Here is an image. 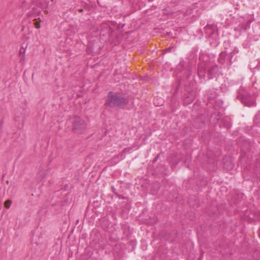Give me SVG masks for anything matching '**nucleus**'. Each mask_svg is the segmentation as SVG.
<instances>
[{"mask_svg": "<svg viewBox=\"0 0 260 260\" xmlns=\"http://www.w3.org/2000/svg\"><path fill=\"white\" fill-rule=\"evenodd\" d=\"M47 172L46 171H41L38 174V178L40 180H42L47 176Z\"/></svg>", "mask_w": 260, "mask_h": 260, "instance_id": "3", "label": "nucleus"}, {"mask_svg": "<svg viewBox=\"0 0 260 260\" xmlns=\"http://www.w3.org/2000/svg\"><path fill=\"white\" fill-rule=\"evenodd\" d=\"M126 150V149H125L124 150H123V152L125 151Z\"/></svg>", "mask_w": 260, "mask_h": 260, "instance_id": "9", "label": "nucleus"}, {"mask_svg": "<svg viewBox=\"0 0 260 260\" xmlns=\"http://www.w3.org/2000/svg\"><path fill=\"white\" fill-rule=\"evenodd\" d=\"M78 11L80 12H82L83 11V9H79Z\"/></svg>", "mask_w": 260, "mask_h": 260, "instance_id": "8", "label": "nucleus"}, {"mask_svg": "<svg viewBox=\"0 0 260 260\" xmlns=\"http://www.w3.org/2000/svg\"><path fill=\"white\" fill-rule=\"evenodd\" d=\"M243 103L247 106L248 107H251V106H254L255 105V102L254 101H247V100H244L243 99Z\"/></svg>", "mask_w": 260, "mask_h": 260, "instance_id": "4", "label": "nucleus"}, {"mask_svg": "<svg viewBox=\"0 0 260 260\" xmlns=\"http://www.w3.org/2000/svg\"><path fill=\"white\" fill-rule=\"evenodd\" d=\"M35 27L37 28H40L41 27L40 23L39 22H36L35 23Z\"/></svg>", "mask_w": 260, "mask_h": 260, "instance_id": "7", "label": "nucleus"}, {"mask_svg": "<svg viewBox=\"0 0 260 260\" xmlns=\"http://www.w3.org/2000/svg\"><path fill=\"white\" fill-rule=\"evenodd\" d=\"M12 201L11 200H7L5 202V207L6 208L9 209L10 207Z\"/></svg>", "mask_w": 260, "mask_h": 260, "instance_id": "6", "label": "nucleus"}, {"mask_svg": "<svg viewBox=\"0 0 260 260\" xmlns=\"http://www.w3.org/2000/svg\"><path fill=\"white\" fill-rule=\"evenodd\" d=\"M73 122L74 129L78 133L81 132L86 127V124L79 117H74Z\"/></svg>", "mask_w": 260, "mask_h": 260, "instance_id": "2", "label": "nucleus"}, {"mask_svg": "<svg viewBox=\"0 0 260 260\" xmlns=\"http://www.w3.org/2000/svg\"><path fill=\"white\" fill-rule=\"evenodd\" d=\"M126 104V100L121 96L120 94L110 92L106 102V104L109 107H122Z\"/></svg>", "mask_w": 260, "mask_h": 260, "instance_id": "1", "label": "nucleus"}, {"mask_svg": "<svg viewBox=\"0 0 260 260\" xmlns=\"http://www.w3.org/2000/svg\"><path fill=\"white\" fill-rule=\"evenodd\" d=\"M154 104L156 106H161L163 104V100L161 98L159 100L158 99H156L154 102Z\"/></svg>", "mask_w": 260, "mask_h": 260, "instance_id": "5", "label": "nucleus"}]
</instances>
